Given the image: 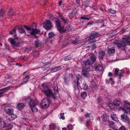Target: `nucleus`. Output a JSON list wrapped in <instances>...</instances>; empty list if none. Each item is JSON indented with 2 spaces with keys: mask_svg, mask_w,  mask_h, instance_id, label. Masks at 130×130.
<instances>
[{
  "mask_svg": "<svg viewBox=\"0 0 130 130\" xmlns=\"http://www.w3.org/2000/svg\"><path fill=\"white\" fill-rule=\"evenodd\" d=\"M123 41L120 42L117 40H115L113 43L117 45L119 48H120L124 50L127 45H130V37L127 36H124L122 38Z\"/></svg>",
  "mask_w": 130,
  "mask_h": 130,
  "instance_id": "1",
  "label": "nucleus"
},
{
  "mask_svg": "<svg viewBox=\"0 0 130 130\" xmlns=\"http://www.w3.org/2000/svg\"><path fill=\"white\" fill-rule=\"evenodd\" d=\"M96 57L94 55L91 56L86 60L83 62V66L86 69H88L90 66L96 61Z\"/></svg>",
  "mask_w": 130,
  "mask_h": 130,
  "instance_id": "2",
  "label": "nucleus"
},
{
  "mask_svg": "<svg viewBox=\"0 0 130 130\" xmlns=\"http://www.w3.org/2000/svg\"><path fill=\"white\" fill-rule=\"evenodd\" d=\"M18 37H17L14 39L9 38L8 40L13 45L14 47H19L21 45L20 43L18 42Z\"/></svg>",
  "mask_w": 130,
  "mask_h": 130,
  "instance_id": "3",
  "label": "nucleus"
},
{
  "mask_svg": "<svg viewBox=\"0 0 130 130\" xmlns=\"http://www.w3.org/2000/svg\"><path fill=\"white\" fill-rule=\"evenodd\" d=\"M124 105L123 107H119V109H121L124 111V112L125 113L126 112H128L130 110L129 107H130V103L128 102L127 101H124Z\"/></svg>",
  "mask_w": 130,
  "mask_h": 130,
  "instance_id": "4",
  "label": "nucleus"
},
{
  "mask_svg": "<svg viewBox=\"0 0 130 130\" xmlns=\"http://www.w3.org/2000/svg\"><path fill=\"white\" fill-rule=\"evenodd\" d=\"M57 20H55V21L56 24L57 29L59 31L60 33H65L66 32V29L65 30L63 27L61 26L60 22V20L57 19Z\"/></svg>",
  "mask_w": 130,
  "mask_h": 130,
  "instance_id": "5",
  "label": "nucleus"
},
{
  "mask_svg": "<svg viewBox=\"0 0 130 130\" xmlns=\"http://www.w3.org/2000/svg\"><path fill=\"white\" fill-rule=\"evenodd\" d=\"M50 104L49 100L47 98H45L42 100L40 105L42 108H45L48 107Z\"/></svg>",
  "mask_w": 130,
  "mask_h": 130,
  "instance_id": "6",
  "label": "nucleus"
},
{
  "mask_svg": "<svg viewBox=\"0 0 130 130\" xmlns=\"http://www.w3.org/2000/svg\"><path fill=\"white\" fill-rule=\"evenodd\" d=\"M43 24L44 28L47 30L51 29L53 26L52 23L47 20L46 21L44 22Z\"/></svg>",
  "mask_w": 130,
  "mask_h": 130,
  "instance_id": "7",
  "label": "nucleus"
},
{
  "mask_svg": "<svg viewBox=\"0 0 130 130\" xmlns=\"http://www.w3.org/2000/svg\"><path fill=\"white\" fill-rule=\"evenodd\" d=\"M120 102L117 99L114 100L113 102V105H112L111 103H110L109 104V106L111 109H114L115 106L117 107H119L120 106Z\"/></svg>",
  "mask_w": 130,
  "mask_h": 130,
  "instance_id": "8",
  "label": "nucleus"
},
{
  "mask_svg": "<svg viewBox=\"0 0 130 130\" xmlns=\"http://www.w3.org/2000/svg\"><path fill=\"white\" fill-rule=\"evenodd\" d=\"M128 113V112H126L124 114H122L121 116V120L125 122L128 124L129 123V119L127 116Z\"/></svg>",
  "mask_w": 130,
  "mask_h": 130,
  "instance_id": "9",
  "label": "nucleus"
},
{
  "mask_svg": "<svg viewBox=\"0 0 130 130\" xmlns=\"http://www.w3.org/2000/svg\"><path fill=\"white\" fill-rule=\"evenodd\" d=\"M42 92L47 96L50 97L51 96L53 95V93L50 89H44L42 90Z\"/></svg>",
  "mask_w": 130,
  "mask_h": 130,
  "instance_id": "10",
  "label": "nucleus"
},
{
  "mask_svg": "<svg viewBox=\"0 0 130 130\" xmlns=\"http://www.w3.org/2000/svg\"><path fill=\"white\" fill-rule=\"evenodd\" d=\"M39 103L37 100L32 99L30 103H29V105L30 107L38 105Z\"/></svg>",
  "mask_w": 130,
  "mask_h": 130,
  "instance_id": "11",
  "label": "nucleus"
},
{
  "mask_svg": "<svg viewBox=\"0 0 130 130\" xmlns=\"http://www.w3.org/2000/svg\"><path fill=\"white\" fill-rule=\"evenodd\" d=\"M88 69H83L81 72L82 75L87 77H89L90 76L89 71Z\"/></svg>",
  "mask_w": 130,
  "mask_h": 130,
  "instance_id": "12",
  "label": "nucleus"
},
{
  "mask_svg": "<svg viewBox=\"0 0 130 130\" xmlns=\"http://www.w3.org/2000/svg\"><path fill=\"white\" fill-rule=\"evenodd\" d=\"M73 85L74 89V90L76 91H79V89L78 87L79 85H80V83L79 82H77L76 81L74 82L73 83Z\"/></svg>",
  "mask_w": 130,
  "mask_h": 130,
  "instance_id": "13",
  "label": "nucleus"
},
{
  "mask_svg": "<svg viewBox=\"0 0 130 130\" xmlns=\"http://www.w3.org/2000/svg\"><path fill=\"white\" fill-rule=\"evenodd\" d=\"M99 56L100 60H103V57L105 55V52L102 50H99Z\"/></svg>",
  "mask_w": 130,
  "mask_h": 130,
  "instance_id": "14",
  "label": "nucleus"
},
{
  "mask_svg": "<svg viewBox=\"0 0 130 130\" xmlns=\"http://www.w3.org/2000/svg\"><path fill=\"white\" fill-rule=\"evenodd\" d=\"M88 40L89 42L91 43H94L96 41L95 39L93 37V36L90 34L88 37Z\"/></svg>",
  "mask_w": 130,
  "mask_h": 130,
  "instance_id": "15",
  "label": "nucleus"
},
{
  "mask_svg": "<svg viewBox=\"0 0 130 130\" xmlns=\"http://www.w3.org/2000/svg\"><path fill=\"white\" fill-rule=\"evenodd\" d=\"M108 123L109 124V126L110 128H112L115 130H117V128L114 125V123L113 122L111 121H108Z\"/></svg>",
  "mask_w": 130,
  "mask_h": 130,
  "instance_id": "16",
  "label": "nucleus"
},
{
  "mask_svg": "<svg viewBox=\"0 0 130 130\" xmlns=\"http://www.w3.org/2000/svg\"><path fill=\"white\" fill-rule=\"evenodd\" d=\"M4 125H3V126L4 128L6 127L7 130H9L11 129L13 127L12 125L11 124H8L7 125H6V123L4 121L2 122Z\"/></svg>",
  "mask_w": 130,
  "mask_h": 130,
  "instance_id": "17",
  "label": "nucleus"
},
{
  "mask_svg": "<svg viewBox=\"0 0 130 130\" xmlns=\"http://www.w3.org/2000/svg\"><path fill=\"white\" fill-rule=\"evenodd\" d=\"M9 116L10 117H6V118L7 120H9L10 121H12L14 119H16L17 117V116L13 114V113H12V114L9 115Z\"/></svg>",
  "mask_w": 130,
  "mask_h": 130,
  "instance_id": "18",
  "label": "nucleus"
},
{
  "mask_svg": "<svg viewBox=\"0 0 130 130\" xmlns=\"http://www.w3.org/2000/svg\"><path fill=\"white\" fill-rule=\"evenodd\" d=\"M5 110L9 116L13 113V109L12 108H9L7 107L5 108Z\"/></svg>",
  "mask_w": 130,
  "mask_h": 130,
  "instance_id": "19",
  "label": "nucleus"
},
{
  "mask_svg": "<svg viewBox=\"0 0 130 130\" xmlns=\"http://www.w3.org/2000/svg\"><path fill=\"white\" fill-rule=\"evenodd\" d=\"M32 31L30 32L31 35H34L35 34H38L40 32V30L39 29H32Z\"/></svg>",
  "mask_w": 130,
  "mask_h": 130,
  "instance_id": "20",
  "label": "nucleus"
},
{
  "mask_svg": "<svg viewBox=\"0 0 130 130\" xmlns=\"http://www.w3.org/2000/svg\"><path fill=\"white\" fill-rule=\"evenodd\" d=\"M25 106V105L23 103H19L17 105V108L19 110L23 109Z\"/></svg>",
  "mask_w": 130,
  "mask_h": 130,
  "instance_id": "21",
  "label": "nucleus"
},
{
  "mask_svg": "<svg viewBox=\"0 0 130 130\" xmlns=\"http://www.w3.org/2000/svg\"><path fill=\"white\" fill-rule=\"evenodd\" d=\"M49 129L50 130H55L57 127L56 124L55 123H52L49 125Z\"/></svg>",
  "mask_w": 130,
  "mask_h": 130,
  "instance_id": "22",
  "label": "nucleus"
},
{
  "mask_svg": "<svg viewBox=\"0 0 130 130\" xmlns=\"http://www.w3.org/2000/svg\"><path fill=\"white\" fill-rule=\"evenodd\" d=\"M61 69L60 66L58 67H57L54 68L52 69L51 71V72L52 73L56 72L58 71H59Z\"/></svg>",
  "mask_w": 130,
  "mask_h": 130,
  "instance_id": "23",
  "label": "nucleus"
},
{
  "mask_svg": "<svg viewBox=\"0 0 130 130\" xmlns=\"http://www.w3.org/2000/svg\"><path fill=\"white\" fill-rule=\"evenodd\" d=\"M90 34L95 39L100 36V35L98 32L94 31H92Z\"/></svg>",
  "mask_w": 130,
  "mask_h": 130,
  "instance_id": "24",
  "label": "nucleus"
},
{
  "mask_svg": "<svg viewBox=\"0 0 130 130\" xmlns=\"http://www.w3.org/2000/svg\"><path fill=\"white\" fill-rule=\"evenodd\" d=\"M102 119L104 121H108L109 117L106 115H103L101 116Z\"/></svg>",
  "mask_w": 130,
  "mask_h": 130,
  "instance_id": "25",
  "label": "nucleus"
},
{
  "mask_svg": "<svg viewBox=\"0 0 130 130\" xmlns=\"http://www.w3.org/2000/svg\"><path fill=\"white\" fill-rule=\"evenodd\" d=\"M77 13V10L76 9H73L72 12L69 13V15L70 18L72 17L75 16Z\"/></svg>",
  "mask_w": 130,
  "mask_h": 130,
  "instance_id": "26",
  "label": "nucleus"
},
{
  "mask_svg": "<svg viewBox=\"0 0 130 130\" xmlns=\"http://www.w3.org/2000/svg\"><path fill=\"white\" fill-rule=\"evenodd\" d=\"M103 68L99 64L97 65L95 67V70L98 71H101L102 70Z\"/></svg>",
  "mask_w": 130,
  "mask_h": 130,
  "instance_id": "27",
  "label": "nucleus"
},
{
  "mask_svg": "<svg viewBox=\"0 0 130 130\" xmlns=\"http://www.w3.org/2000/svg\"><path fill=\"white\" fill-rule=\"evenodd\" d=\"M88 86L86 83H83L82 85L81 88L83 89L84 90H86L88 89Z\"/></svg>",
  "mask_w": 130,
  "mask_h": 130,
  "instance_id": "28",
  "label": "nucleus"
},
{
  "mask_svg": "<svg viewBox=\"0 0 130 130\" xmlns=\"http://www.w3.org/2000/svg\"><path fill=\"white\" fill-rule=\"evenodd\" d=\"M107 52L108 54H111L112 53H114L115 52V49L112 48H108Z\"/></svg>",
  "mask_w": 130,
  "mask_h": 130,
  "instance_id": "29",
  "label": "nucleus"
},
{
  "mask_svg": "<svg viewBox=\"0 0 130 130\" xmlns=\"http://www.w3.org/2000/svg\"><path fill=\"white\" fill-rule=\"evenodd\" d=\"M61 20L65 24H67L68 22V19H66L63 16L61 17L60 18Z\"/></svg>",
  "mask_w": 130,
  "mask_h": 130,
  "instance_id": "30",
  "label": "nucleus"
},
{
  "mask_svg": "<svg viewBox=\"0 0 130 130\" xmlns=\"http://www.w3.org/2000/svg\"><path fill=\"white\" fill-rule=\"evenodd\" d=\"M42 43L39 42V41L37 40H36L35 41V45H36V47H37L40 46L42 44Z\"/></svg>",
  "mask_w": 130,
  "mask_h": 130,
  "instance_id": "31",
  "label": "nucleus"
},
{
  "mask_svg": "<svg viewBox=\"0 0 130 130\" xmlns=\"http://www.w3.org/2000/svg\"><path fill=\"white\" fill-rule=\"evenodd\" d=\"M111 117L112 119L113 120L116 121H118V119L117 118V116L115 114H113L111 115Z\"/></svg>",
  "mask_w": 130,
  "mask_h": 130,
  "instance_id": "32",
  "label": "nucleus"
},
{
  "mask_svg": "<svg viewBox=\"0 0 130 130\" xmlns=\"http://www.w3.org/2000/svg\"><path fill=\"white\" fill-rule=\"evenodd\" d=\"M81 96L84 99H85V98L87 96V93L85 91L82 92L80 93Z\"/></svg>",
  "mask_w": 130,
  "mask_h": 130,
  "instance_id": "33",
  "label": "nucleus"
},
{
  "mask_svg": "<svg viewBox=\"0 0 130 130\" xmlns=\"http://www.w3.org/2000/svg\"><path fill=\"white\" fill-rule=\"evenodd\" d=\"M48 37L49 38L51 39L56 36V35L54 32H51L49 33L48 34Z\"/></svg>",
  "mask_w": 130,
  "mask_h": 130,
  "instance_id": "34",
  "label": "nucleus"
},
{
  "mask_svg": "<svg viewBox=\"0 0 130 130\" xmlns=\"http://www.w3.org/2000/svg\"><path fill=\"white\" fill-rule=\"evenodd\" d=\"M18 29L20 33L21 34L25 33V31L24 29L21 27H18Z\"/></svg>",
  "mask_w": 130,
  "mask_h": 130,
  "instance_id": "35",
  "label": "nucleus"
},
{
  "mask_svg": "<svg viewBox=\"0 0 130 130\" xmlns=\"http://www.w3.org/2000/svg\"><path fill=\"white\" fill-rule=\"evenodd\" d=\"M16 28L15 27L13 29L12 31H11L10 32V33L12 35L14 34V35H13V36L14 37H16L17 36L16 34Z\"/></svg>",
  "mask_w": 130,
  "mask_h": 130,
  "instance_id": "36",
  "label": "nucleus"
},
{
  "mask_svg": "<svg viewBox=\"0 0 130 130\" xmlns=\"http://www.w3.org/2000/svg\"><path fill=\"white\" fill-rule=\"evenodd\" d=\"M36 106H34L33 107H30L32 112H37L38 111V109Z\"/></svg>",
  "mask_w": 130,
  "mask_h": 130,
  "instance_id": "37",
  "label": "nucleus"
},
{
  "mask_svg": "<svg viewBox=\"0 0 130 130\" xmlns=\"http://www.w3.org/2000/svg\"><path fill=\"white\" fill-rule=\"evenodd\" d=\"M63 79H64V84H65L67 83L68 81L69 80L68 78L66 76H64Z\"/></svg>",
  "mask_w": 130,
  "mask_h": 130,
  "instance_id": "38",
  "label": "nucleus"
},
{
  "mask_svg": "<svg viewBox=\"0 0 130 130\" xmlns=\"http://www.w3.org/2000/svg\"><path fill=\"white\" fill-rule=\"evenodd\" d=\"M29 78L30 77L29 76H26L23 79V81L25 83H26L28 82V80H29Z\"/></svg>",
  "mask_w": 130,
  "mask_h": 130,
  "instance_id": "39",
  "label": "nucleus"
},
{
  "mask_svg": "<svg viewBox=\"0 0 130 130\" xmlns=\"http://www.w3.org/2000/svg\"><path fill=\"white\" fill-rule=\"evenodd\" d=\"M8 15L10 16H11L13 15V10L12 9H10L9 10Z\"/></svg>",
  "mask_w": 130,
  "mask_h": 130,
  "instance_id": "40",
  "label": "nucleus"
},
{
  "mask_svg": "<svg viewBox=\"0 0 130 130\" xmlns=\"http://www.w3.org/2000/svg\"><path fill=\"white\" fill-rule=\"evenodd\" d=\"M77 80L76 82H78L79 80H81L82 79V78L81 76L79 74H77L76 75Z\"/></svg>",
  "mask_w": 130,
  "mask_h": 130,
  "instance_id": "41",
  "label": "nucleus"
},
{
  "mask_svg": "<svg viewBox=\"0 0 130 130\" xmlns=\"http://www.w3.org/2000/svg\"><path fill=\"white\" fill-rule=\"evenodd\" d=\"M104 21L103 20H102L101 21L99 22L98 23V25H100L101 27L104 26Z\"/></svg>",
  "mask_w": 130,
  "mask_h": 130,
  "instance_id": "42",
  "label": "nucleus"
},
{
  "mask_svg": "<svg viewBox=\"0 0 130 130\" xmlns=\"http://www.w3.org/2000/svg\"><path fill=\"white\" fill-rule=\"evenodd\" d=\"M33 99H31L30 98H27L25 99V101L26 102H27L30 103L31 101Z\"/></svg>",
  "mask_w": 130,
  "mask_h": 130,
  "instance_id": "43",
  "label": "nucleus"
},
{
  "mask_svg": "<svg viewBox=\"0 0 130 130\" xmlns=\"http://www.w3.org/2000/svg\"><path fill=\"white\" fill-rule=\"evenodd\" d=\"M71 57L70 56H68L65 57L64 59V60L65 61H67L70 60Z\"/></svg>",
  "mask_w": 130,
  "mask_h": 130,
  "instance_id": "44",
  "label": "nucleus"
},
{
  "mask_svg": "<svg viewBox=\"0 0 130 130\" xmlns=\"http://www.w3.org/2000/svg\"><path fill=\"white\" fill-rule=\"evenodd\" d=\"M54 89V94H58V89L57 88H56L55 87V88Z\"/></svg>",
  "mask_w": 130,
  "mask_h": 130,
  "instance_id": "45",
  "label": "nucleus"
},
{
  "mask_svg": "<svg viewBox=\"0 0 130 130\" xmlns=\"http://www.w3.org/2000/svg\"><path fill=\"white\" fill-rule=\"evenodd\" d=\"M90 120L87 121L86 122V125L88 127L89 126L91 123V122L90 121Z\"/></svg>",
  "mask_w": 130,
  "mask_h": 130,
  "instance_id": "46",
  "label": "nucleus"
},
{
  "mask_svg": "<svg viewBox=\"0 0 130 130\" xmlns=\"http://www.w3.org/2000/svg\"><path fill=\"white\" fill-rule=\"evenodd\" d=\"M119 71V69L118 68H116L115 69V76H117L118 75V72Z\"/></svg>",
  "mask_w": 130,
  "mask_h": 130,
  "instance_id": "47",
  "label": "nucleus"
},
{
  "mask_svg": "<svg viewBox=\"0 0 130 130\" xmlns=\"http://www.w3.org/2000/svg\"><path fill=\"white\" fill-rule=\"evenodd\" d=\"M4 13V12L3 10L2 9H0V17H1L3 15Z\"/></svg>",
  "mask_w": 130,
  "mask_h": 130,
  "instance_id": "48",
  "label": "nucleus"
},
{
  "mask_svg": "<svg viewBox=\"0 0 130 130\" xmlns=\"http://www.w3.org/2000/svg\"><path fill=\"white\" fill-rule=\"evenodd\" d=\"M41 86L43 88L45 89L47 87V86L45 83H44L42 84Z\"/></svg>",
  "mask_w": 130,
  "mask_h": 130,
  "instance_id": "49",
  "label": "nucleus"
},
{
  "mask_svg": "<svg viewBox=\"0 0 130 130\" xmlns=\"http://www.w3.org/2000/svg\"><path fill=\"white\" fill-rule=\"evenodd\" d=\"M24 27L28 31H30L31 30V28L29 27L28 26L26 25H25L24 26Z\"/></svg>",
  "mask_w": 130,
  "mask_h": 130,
  "instance_id": "50",
  "label": "nucleus"
},
{
  "mask_svg": "<svg viewBox=\"0 0 130 130\" xmlns=\"http://www.w3.org/2000/svg\"><path fill=\"white\" fill-rule=\"evenodd\" d=\"M64 113H61L60 117L61 119H62V120H64V119L65 117H64Z\"/></svg>",
  "mask_w": 130,
  "mask_h": 130,
  "instance_id": "51",
  "label": "nucleus"
},
{
  "mask_svg": "<svg viewBox=\"0 0 130 130\" xmlns=\"http://www.w3.org/2000/svg\"><path fill=\"white\" fill-rule=\"evenodd\" d=\"M90 115H91L90 113H87L85 115V116L86 119L87 118H89L90 117Z\"/></svg>",
  "mask_w": 130,
  "mask_h": 130,
  "instance_id": "52",
  "label": "nucleus"
},
{
  "mask_svg": "<svg viewBox=\"0 0 130 130\" xmlns=\"http://www.w3.org/2000/svg\"><path fill=\"white\" fill-rule=\"evenodd\" d=\"M94 23L93 21H90V22H88L87 23V25H91L93 24Z\"/></svg>",
  "mask_w": 130,
  "mask_h": 130,
  "instance_id": "53",
  "label": "nucleus"
},
{
  "mask_svg": "<svg viewBox=\"0 0 130 130\" xmlns=\"http://www.w3.org/2000/svg\"><path fill=\"white\" fill-rule=\"evenodd\" d=\"M109 12H110L111 13L114 14L116 12V11L115 10H112L111 9H109Z\"/></svg>",
  "mask_w": 130,
  "mask_h": 130,
  "instance_id": "54",
  "label": "nucleus"
},
{
  "mask_svg": "<svg viewBox=\"0 0 130 130\" xmlns=\"http://www.w3.org/2000/svg\"><path fill=\"white\" fill-rule=\"evenodd\" d=\"M9 89V88L8 87H6L1 89H0L1 91H6Z\"/></svg>",
  "mask_w": 130,
  "mask_h": 130,
  "instance_id": "55",
  "label": "nucleus"
},
{
  "mask_svg": "<svg viewBox=\"0 0 130 130\" xmlns=\"http://www.w3.org/2000/svg\"><path fill=\"white\" fill-rule=\"evenodd\" d=\"M81 19L82 20L85 19V20H89V18H88L86 17H81Z\"/></svg>",
  "mask_w": 130,
  "mask_h": 130,
  "instance_id": "56",
  "label": "nucleus"
},
{
  "mask_svg": "<svg viewBox=\"0 0 130 130\" xmlns=\"http://www.w3.org/2000/svg\"><path fill=\"white\" fill-rule=\"evenodd\" d=\"M67 128L69 130H71L72 128V126L71 125H69L67 126Z\"/></svg>",
  "mask_w": 130,
  "mask_h": 130,
  "instance_id": "57",
  "label": "nucleus"
},
{
  "mask_svg": "<svg viewBox=\"0 0 130 130\" xmlns=\"http://www.w3.org/2000/svg\"><path fill=\"white\" fill-rule=\"evenodd\" d=\"M120 130H125V127L124 126H122L119 128Z\"/></svg>",
  "mask_w": 130,
  "mask_h": 130,
  "instance_id": "58",
  "label": "nucleus"
},
{
  "mask_svg": "<svg viewBox=\"0 0 130 130\" xmlns=\"http://www.w3.org/2000/svg\"><path fill=\"white\" fill-rule=\"evenodd\" d=\"M11 81V78L9 77H8L7 79L6 80V81L7 82H10Z\"/></svg>",
  "mask_w": 130,
  "mask_h": 130,
  "instance_id": "59",
  "label": "nucleus"
},
{
  "mask_svg": "<svg viewBox=\"0 0 130 130\" xmlns=\"http://www.w3.org/2000/svg\"><path fill=\"white\" fill-rule=\"evenodd\" d=\"M4 92H0V98L2 97L4 95L3 94Z\"/></svg>",
  "mask_w": 130,
  "mask_h": 130,
  "instance_id": "60",
  "label": "nucleus"
},
{
  "mask_svg": "<svg viewBox=\"0 0 130 130\" xmlns=\"http://www.w3.org/2000/svg\"><path fill=\"white\" fill-rule=\"evenodd\" d=\"M118 75H119V79H120L122 77V76H123V75L122 74V73H120L119 74H118Z\"/></svg>",
  "mask_w": 130,
  "mask_h": 130,
  "instance_id": "61",
  "label": "nucleus"
},
{
  "mask_svg": "<svg viewBox=\"0 0 130 130\" xmlns=\"http://www.w3.org/2000/svg\"><path fill=\"white\" fill-rule=\"evenodd\" d=\"M96 47V45L95 44H94L93 46H92V49H95Z\"/></svg>",
  "mask_w": 130,
  "mask_h": 130,
  "instance_id": "62",
  "label": "nucleus"
},
{
  "mask_svg": "<svg viewBox=\"0 0 130 130\" xmlns=\"http://www.w3.org/2000/svg\"><path fill=\"white\" fill-rule=\"evenodd\" d=\"M97 101L99 103V102H101V100L98 97L97 99Z\"/></svg>",
  "mask_w": 130,
  "mask_h": 130,
  "instance_id": "63",
  "label": "nucleus"
},
{
  "mask_svg": "<svg viewBox=\"0 0 130 130\" xmlns=\"http://www.w3.org/2000/svg\"><path fill=\"white\" fill-rule=\"evenodd\" d=\"M15 64L17 66H19V67H21L22 66V64H21L18 63H16Z\"/></svg>",
  "mask_w": 130,
  "mask_h": 130,
  "instance_id": "64",
  "label": "nucleus"
}]
</instances>
